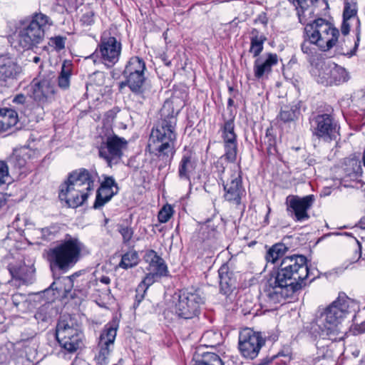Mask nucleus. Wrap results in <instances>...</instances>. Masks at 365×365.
<instances>
[{
	"label": "nucleus",
	"instance_id": "nucleus-1",
	"mask_svg": "<svg viewBox=\"0 0 365 365\" xmlns=\"http://www.w3.org/2000/svg\"><path fill=\"white\" fill-rule=\"evenodd\" d=\"M307 258L302 255H293L284 258L280 267L273 272L264 286L267 301L276 304L290 298L303 286L309 277Z\"/></svg>",
	"mask_w": 365,
	"mask_h": 365
},
{
	"label": "nucleus",
	"instance_id": "nucleus-2",
	"mask_svg": "<svg viewBox=\"0 0 365 365\" xmlns=\"http://www.w3.org/2000/svg\"><path fill=\"white\" fill-rule=\"evenodd\" d=\"M359 304L345 294H340L312 323V333L322 339H342L346 332L343 323L349 317L356 318Z\"/></svg>",
	"mask_w": 365,
	"mask_h": 365
},
{
	"label": "nucleus",
	"instance_id": "nucleus-3",
	"mask_svg": "<svg viewBox=\"0 0 365 365\" xmlns=\"http://www.w3.org/2000/svg\"><path fill=\"white\" fill-rule=\"evenodd\" d=\"M177 118L173 111L167 110L166 105L161 110V118L152 128L147 150L165 165L170 163L175 153Z\"/></svg>",
	"mask_w": 365,
	"mask_h": 365
},
{
	"label": "nucleus",
	"instance_id": "nucleus-4",
	"mask_svg": "<svg viewBox=\"0 0 365 365\" xmlns=\"http://www.w3.org/2000/svg\"><path fill=\"white\" fill-rule=\"evenodd\" d=\"M97 174L81 168L72 172L61 186L59 198L70 207H77L86 201L96 187Z\"/></svg>",
	"mask_w": 365,
	"mask_h": 365
},
{
	"label": "nucleus",
	"instance_id": "nucleus-5",
	"mask_svg": "<svg viewBox=\"0 0 365 365\" xmlns=\"http://www.w3.org/2000/svg\"><path fill=\"white\" fill-rule=\"evenodd\" d=\"M52 24L50 17L42 13H36L31 19L21 21L16 28V37L19 46L26 50L37 46Z\"/></svg>",
	"mask_w": 365,
	"mask_h": 365
},
{
	"label": "nucleus",
	"instance_id": "nucleus-6",
	"mask_svg": "<svg viewBox=\"0 0 365 365\" xmlns=\"http://www.w3.org/2000/svg\"><path fill=\"white\" fill-rule=\"evenodd\" d=\"M83 248V243L78 238L69 237L48 250V259L51 267L64 270L73 267L80 259Z\"/></svg>",
	"mask_w": 365,
	"mask_h": 365
},
{
	"label": "nucleus",
	"instance_id": "nucleus-7",
	"mask_svg": "<svg viewBox=\"0 0 365 365\" xmlns=\"http://www.w3.org/2000/svg\"><path fill=\"white\" fill-rule=\"evenodd\" d=\"M304 34L322 51L331 49L338 41L339 31L324 19H317L304 28Z\"/></svg>",
	"mask_w": 365,
	"mask_h": 365
},
{
	"label": "nucleus",
	"instance_id": "nucleus-8",
	"mask_svg": "<svg viewBox=\"0 0 365 365\" xmlns=\"http://www.w3.org/2000/svg\"><path fill=\"white\" fill-rule=\"evenodd\" d=\"M175 314L184 319L197 317L201 306L205 303V297L199 289L182 290L173 296Z\"/></svg>",
	"mask_w": 365,
	"mask_h": 365
},
{
	"label": "nucleus",
	"instance_id": "nucleus-9",
	"mask_svg": "<svg viewBox=\"0 0 365 365\" xmlns=\"http://www.w3.org/2000/svg\"><path fill=\"white\" fill-rule=\"evenodd\" d=\"M121 50V42L109 32L104 31L97 48L88 58H92L94 63L101 62L108 68H110L119 61Z\"/></svg>",
	"mask_w": 365,
	"mask_h": 365
},
{
	"label": "nucleus",
	"instance_id": "nucleus-10",
	"mask_svg": "<svg viewBox=\"0 0 365 365\" xmlns=\"http://www.w3.org/2000/svg\"><path fill=\"white\" fill-rule=\"evenodd\" d=\"M311 73L318 83L323 86L339 85L349 79L343 67L335 63L319 61L311 69Z\"/></svg>",
	"mask_w": 365,
	"mask_h": 365
},
{
	"label": "nucleus",
	"instance_id": "nucleus-11",
	"mask_svg": "<svg viewBox=\"0 0 365 365\" xmlns=\"http://www.w3.org/2000/svg\"><path fill=\"white\" fill-rule=\"evenodd\" d=\"M119 322L114 319L103 329L96 347L94 359L98 365H107L114 348Z\"/></svg>",
	"mask_w": 365,
	"mask_h": 365
},
{
	"label": "nucleus",
	"instance_id": "nucleus-12",
	"mask_svg": "<svg viewBox=\"0 0 365 365\" xmlns=\"http://www.w3.org/2000/svg\"><path fill=\"white\" fill-rule=\"evenodd\" d=\"M55 83L50 76L34 78L30 84V97L42 108L48 106L56 99Z\"/></svg>",
	"mask_w": 365,
	"mask_h": 365
},
{
	"label": "nucleus",
	"instance_id": "nucleus-13",
	"mask_svg": "<svg viewBox=\"0 0 365 365\" xmlns=\"http://www.w3.org/2000/svg\"><path fill=\"white\" fill-rule=\"evenodd\" d=\"M127 148L128 141L125 138L112 134L101 143L98 148L99 156L111 168L120 163Z\"/></svg>",
	"mask_w": 365,
	"mask_h": 365
},
{
	"label": "nucleus",
	"instance_id": "nucleus-14",
	"mask_svg": "<svg viewBox=\"0 0 365 365\" xmlns=\"http://www.w3.org/2000/svg\"><path fill=\"white\" fill-rule=\"evenodd\" d=\"M265 343L259 333L245 328L240 332L238 348L242 356L247 359H255Z\"/></svg>",
	"mask_w": 365,
	"mask_h": 365
},
{
	"label": "nucleus",
	"instance_id": "nucleus-15",
	"mask_svg": "<svg viewBox=\"0 0 365 365\" xmlns=\"http://www.w3.org/2000/svg\"><path fill=\"white\" fill-rule=\"evenodd\" d=\"M216 167L219 168L218 177L223 184L225 199L235 205L240 204L242 196L245 194V190L242 185L240 174L235 172L225 179V177L222 176V174L225 173V168L218 161Z\"/></svg>",
	"mask_w": 365,
	"mask_h": 365
},
{
	"label": "nucleus",
	"instance_id": "nucleus-16",
	"mask_svg": "<svg viewBox=\"0 0 365 365\" xmlns=\"http://www.w3.org/2000/svg\"><path fill=\"white\" fill-rule=\"evenodd\" d=\"M315 201L314 195L304 197L290 195L286 198L287 211L296 222H303L309 218L308 210Z\"/></svg>",
	"mask_w": 365,
	"mask_h": 365
},
{
	"label": "nucleus",
	"instance_id": "nucleus-17",
	"mask_svg": "<svg viewBox=\"0 0 365 365\" xmlns=\"http://www.w3.org/2000/svg\"><path fill=\"white\" fill-rule=\"evenodd\" d=\"M312 126L314 135L325 141L336 140L339 135V126L331 115H317Z\"/></svg>",
	"mask_w": 365,
	"mask_h": 365
},
{
	"label": "nucleus",
	"instance_id": "nucleus-18",
	"mask_svg": "<svg viewBox=\"0 0 365 365\" xmlns=\"http://www.w3.org/2000/svg\"><path fill=\"white\" fill-rule=\"evenodd\" d=\"M222 138L224 143L225 154L221 160L225 158L230 163H234L237 158V135L235 133L234 119L230 118L225 121L221 127Z\"/></svg>",
	"mask_w": 365,
	"mask_h": 365
},
{
	"label": "nucleus",
	"instance_id": "nucleus-19",
	"mask_svg": "<svg viewBox=\"0 0 365 365\" xmlns=\"http://www.w3.org/2000/svg\"><path fill=\"white\" fill-rule=\"evenodd\" d=\"M79 332L71 319L62 317L56 326V337L59 344H67L68 337H73V341L76 342Z\"/></svg>",
	"mask_w": 365,
	"mask_h": 365
},
{
	"label": "nucleus",
	"instance_id": "nucleus-20",
	"mask_svg": "<svg viewBox=\"0 0 365 365\" xmlns=\"http://www.w3.org/2000/svg\"><path fill=\"white\" fill-rule=\"evenodd\" d=\"M278 63V56L276 53H269L264 58L258 57L254 63L255 76L259 79L267 77L271 73L272 67Z\"/></svg>",
	"mask_w": 365,
	"mask_h": 365
},
{
	"label": "nucleus",
	"instance_id": "nucleus-21",
	"mask_svg": "<svg viewBox=\"0 0 365 365\" xmlns=\"http://www.w3.org/2000/svg\"><path fill=\"white\" fill-rule=\"evenodd\" d=\"M126 81L121 86L127 85L130 91L136 96L145 99L150 95L147 89L144 74H123Z\"/></svg>",
	"mask_w": 365,
	"mask_h": 365
},
{
	"label": "nucleus",
	"instance_id": "nucleus-22",
	"mask_svg": "<svg viewBox=\"0 0 365 365\" xmlns=\"http://www.w3.org/2000/svg\"><path fill=\"white\" fill-rule=\"evenodd\" d=\"M358 8L357 2L356 0H345L344 7L343 11V18L348 19H354L356 25V39L354 43V47L353 51H351V54L354 55L359 46L360 41V21L357 16Z\"/></svg>",
	"mask_w": 365,
	"mask_h": 365
},
{
	"label": "nucleus",
	"instance_id": "nucleus-23",
	"mask_svg": "<svg viewBox=\"0 0 365 365\" xmlns=\"http://www.w3.org/2000/svg\"><path fill=\"white\" fill-rule=\"evenodd\" d=\"M20 72V68L7 56H0V86L8 79L14 78Z\"/></svg>",
	"mask_w": 365,
	"mask_h": 365
},
{
	"label": "nucleus",
	"instance_id": "nucleus-24",
	"mask_svg": "<svg viewBox=\"0 0 365 365\" xmlns=\"http://www.w3.org/2000/svg\"><path fill=\"white\" fill-rule=\"evenodd\" d=\"M145 260L148 263V271L160 277L168 275V267L163 258L157 255L154 250H149L145 255Z\"/></svg>",
	"mask_w": 365,
	"mask_h": 365
},
{
	"label": "nucleus",
	"instance_id": "nucleus-25",
	"mask_svg": "<svg viewBox=\"0 0 365 365\" xmlns=\"http://www.w3.org/2000/svg\"><path fill=\"white\" fill-rule=\"evenodd\" d=\"M195 168V162L191 154L186 153L182 155L178 167V175L181 180L190 181V174Z\"/></svg>",
	"mask_w": 365,
	"mask_h": 365
},
{
	"label": "nucleus",
	"instance_id": "nucleus-26",
	"mask_svg": "<svg viewBox=\"0 0 365 365\" xmlns=\"http://www.w3.org/2000/svg\"><path fill=\"white\" fill-rule=\"evenodd\" d=\"M18 122L17 113L11 108H0V130H6Z\"/></svg>",
	"mask_w": 365,
	"mask_h": 365
},
{
	"label": "nucleus",
	"instance_id": "nucleus-27",
	"mask_svg": "<svg viewBox=\"0 0 365 365\" xmlns=\"http://www.w3.org/2000/svg\"><path fill=\"white\" fill-rule=\"evenodd\" d=\"M266 38L263 35H259L257 29H252L251 31L250 48L249 51L253 54L254 57H258L264 48V42Z\"/></svg>",
	"mask_w": 365,
	"mask_h": 365
},
{
	"label": "nucleus",
	"instance_id": "nucleus-28",
	"mask_svg": "<svg viewBox=\"0 0 365 365\" xmlns=\"http://www.w3.org/2000/svg\"><path fill=\"white\" fill-rule=\"evenodd\" d=\"M145 69V61L138 56H133L126 64L123 74H144Z\"/></svg>",
	"mask_w": 365,
	"mask_h": 365
},
{
	"label": "nucleus",
	"instance_id": "nucleus-29",
	"mask_svg": "<svg viewBox=\"0 0 365 365\" xmlns=\"http://www.w3.org/2000/svg\"><path fill=\"white\" fill-rule=\"evenodd\" d=\"M299 114V108L297 105H286L281 108L277 118L284 122L294 121Z\"/></svg>",
	"mask_w": 365,
	"mask_h": 365
},
{
	"label": "nucleus",
	"instance_id": "nucleus-30",
	"mask_svg": "<svg viewBox=\"0 0 365 365\" xmlns=\"http://www.w3.org/2000/svg\"><path fill=\"white\" fill-rule=\"evenodd\" d=\"M139 262L140 258L138 253L135 250H131L122 255L118 267L124 269H128L137 266Z\"/></svg>",
	"mask_w": 365,
	"mask_h": 365
},
{
	"label": "nucleus",
	"instance_id": "nucleus-31",
	"mask_svg": "<svg viewBox=\"0 0 365 365\" xmlns=\"http://www.w3.org/2000/svg\"><path fill=\"white\" fill-rule=\"evenodd\" d=\"M116 193L117 191H114L113 189L103 188L100 187L97 190L96 198L93 205V207L97 209L103 206Z\"/></svg>",
	"mask_w": 365,
	"mask_h": 365
},
{
	"label": "nucleus",
	"instance_id": "nucleus-32",
	"mask_svg": "<svg viewBox=\"0 0 365 365\" xmlns=\"http://www.w3.org/2000/svg\"><path fill=\"white\" fill-rule=\"evenodd\" d=\"M25 226L26 228L24 231L25 236L34 241V243H41V241L43 240L42 228L34 227V225L27 220L25 222Z\"/></svg>",
	"mask_w": 365,
	"mask_h": 365
},
{
	"label": "nucleus",
	"instance_id": "nucleus-33",
	"mask_svg": "<svg viewBox=\"0 0 365 365\" xmlns=\"http://www.w3.org/2000/svg\"><path fill=\"white\" fill-rule=\"evenodd\" d=\"M287 251V247L282 243L274 245L266 254V260L268 262L274 263L278 259L282 257Z\"/></svg>",
	"mask_w": 365,
	"mask_h": 365
},
{
	"label": "nucleus",
	"instance_id": "nucleus-34",
	"mask_svg": "<svg viewBox=\"0 0 365 365\" xmlns=\"http://www.w3.org/2000/svg\"><path fill=\"white\" fill-rule=\"evenodd\" d=\"M71 75V64L64 62L61 66V71L58 78V85L61 88L67 89L70 86Z\"/></svg>",
	"mask_w": 365,
	"mask_h": 365
},
{
	"label": "nucleus",
	"instance_id": "nucleus-35",
	"mask_svg": "<svg viewBox=\"0 0 365 365\" xmlns=\"http://www.w3.org/2000/svg\"><path fill=\"white\" fill-rule=\"evenodd\" d=\"M220 284L222 289L228 288L234 285L235 280L232 278V273L229 271L227 265L220 267L218 271Z\"/></svg>",
	"mask_w": 365,
	"mask_h": 365
},
{
	"label": "nucleus",
	"instance_id": "nucleus-36",
	"mask_svg": "<svg viewBox=\"0 0 365 365\" xmlns=\"http://www.w3.org/2000/svg\"><path fill=\"white\" fill-rule=\"evenodd\" d=\"M220 284L222 289L228 288L234 285L235 280L232 278V273L229 271L227 265L220 267L218 271Z\"/></svg>",
	"mask_w": 365,
	"mask_h": 365
},
{
	"label": "nucleus",
	"instance_id": "nucleus-37",
	"mask_svg": "<svg viewBox=\"0 0 365 365\" xmlns=\"http://www.w3.org/2000/svg\"><path fill=\"white\" fill-rule=\"evenodd\" d=\"M204 345L208 347H215L221 343L222 334L217 331L209 330L202 336Z\"/></svg>",
	"mask_w": 365,
	"mask_h": 365
},
{
	"label": "nucleus",
	"instance_id": "nucleus-38",
	"mask_svg": "<svg viewBox=\"0 0 365 365\" xmlns=\"http://www.w3.org/2000/svg\"><path fill=\"white\" fill-rule=\"evenodd\" d=\"M193 365H224L220 357L214 353H206L201 359L196 360Z\"/></svg>",
	"mask_w": 365,
	"mask_h": 365
},
{
	"label": "nucleus",
	"instance_id": "nucleus-39",
	"mask_svg": "<svg viewBox=\"0 0 365 365\" xmlns=\"http://www.w3.org/2000/svg\"><path fill=\"white\" fill-rule=\"evenodd\" d=\"M264 143L267 146L266 149L269 155H274L277 153L276 139L270 133L269 129H267L266 131V135L264 138Z\"/></svg>",
	"mask_w": 365,
	"mask_h": 365
},
{
	"label": "nucleus",
	"instance_id": "nucleus-40",
	"mask_svg": "<svg viewBox=\"0 0 365 365\" xmlns=\"http://www.w3.org/2000/svg\"><path fill=\"white\" fill-rule=\"evenodd\" d=\"M43 240L50 241L53 240L60 232V226L58 224H51L48 227L42 228Z\"/></svg>",
	"mask_w": 365,
	"mask_h": 365
},
{
	"label": "nucleus",
	"instance_id": "nucleus-41",
	"mask_svg": "<svg viewBox=\"0 0 365 365\" xmlns=\"http://www.w3.org/2000/svg\"><path fill=\"white\" fill-rule=\"evenodd\" d=\"M118 231L122 236L123 243L125 245H129L133 236V229L129 225L121 224L118 225Z\"/></svg>",
	"mask_w": 365,
	"mask_h": 365
},
{
	"label": "nucleus",
	"instance_id": "nucleus-42",
	"mask_svg": "<svg viewBox=\"0 0 365 365\" xmlns=\"http://www.w3.org/2000/svg\"><path fill=\"white\" fill-rule=\"evenodd\" d=\"M10 181L8 163L0 160V187L9 184Z\"/></svg>",
	"mask_w": 365,
	"mask_h": 365
},
{
	"label": "nucleus",
	"instance_id": "nucleus-43",
	"mask_svg": "<svg viewBox=\"0 0 365 365\" xmlns=\"http://www.w3.org/2000/svg\"><path fill=\"white\" fill-rule=\"evenodd\" d=\"M158 277H160L158 276L153 272H149V273L146 274L143 280L138 284V291H146L148 289V287L155 282L156 278Z\"/></svg>",
	"mask_w": 365,
	"mask_h": 365
},
{
	"label": "nucleus",
	"instance_id": "nucleus-44",
	"mask_svg": "<svg viewBox=\"0 0 365 365\" xmlns=\"http://www.w3.org/2000/svg\"><path fill=\"white\" fill-rule=\"evenodd\" d=\"M50 305L45 304L40 307L35 314V318L38 322H45L51 317L49 313Z\"/></svg>",
	"mask_w": 365,
	"mask_h": 365
},
{
	"label": "nucleus",
	"instance_id": "nucleus-45",
	"mask_svg": "<svg viewBox=\"0 0 365 365\" xmlns=\"http://www.w3.org/2000/svg\"><path fill=\"white\" fill-rule=\"evenodd\" d=\"M81 337L82 334L81 332L78 333V340L74 342L73 341V337H68L67 340V344H60L62 348L68 352H74L76 351L81 344Z\"/></svg>",
	"mask_w": 365,
	"mask_h": 365
},
{
	"label": "nucleus",
	"instance_id": "nucleus-46",
	"mask_svg": "<svg viewBox=\"0 0 365 365\" xmlns=\"http://www.w3.org/2000/svg\"><path fill=\"white\" fill-rule=\"evenodd\" d=\"M315 43L312 42L304 34V39L301 45L302 52L309 56H312L316 53Z\"/></svg>",
	"mask_w": 365,
	"mask_h": 365
},
{
	"label": "nucleus",
	"instance_id": "nucleus-47",
	"mask_svg": "<svg viewBox=\"0 0 365 365\" xmlns=\"http://www.w3.org/2000/svg\"><path fill=\"white\" fill-rule=\"evenodd\" d=\"M8 163L10 164L11 166L14 167V169L19 171L20 173H23V169L24 168L26 165V160L17 155H13L11 157Z\"/></svg>",
	"mask_w": 365,
	"mask_h": 365
},
{
	"label": "nucleus",
	"instance_id": "nucleus-48",
	"mask_svg": "<svg viewBox=\"0 0 365 365\" xmlns=\"http://www.w3.org/2000/svg\"><path fill=\"white\" fill-rule=\"evenodd\" d=\"M173 208L170 205L164 206L158 213V220L160 222H167L173 215Z\"/></svg>",
	"mask_w": 365,
	"mask_h": 365
},
{
	"label": "nucleus",
	"instance_id": "nucleus-49",
	"mask_svg": "<svg viewBox=\"0 0 365 365\" xmlns=\"http://www.w3.org/2000/svg\"><path fill=\"white\" fill-rule=\"evenodd\" d=\"M66 38L62 36H56L51 38L49 40V45L53 46L56 50L60 51L65 47Z\"/></svg>",
	"mask_w": 365,
	"mask_h": 365
},
{
	"label": "nucleus",
	"instance_id": "nucleus-50",
	"mask_svg": "<svg viewBox=\"0 0 365 365\" xmlns=\"http://www.w3.org/2000/svg\"><path fill=\"white\" fill-rule=\"evenodd\" d=\"M110 279L108 276H102L99 279V282L102 284L104 287L102 288V294L106 296H109L110 294V289L109 287V284L110 283Z\"/></svg>",
	"mask_w": 365,
	"mask_h": 365
},
{
	"label": "nucleus",
	"instance_id": "nucleus-51",
	"mask_svg": "<svg viewBox=\"0 0 365 365\" xmlns=\"http://www.w3.org/2000/svg\"><path fill=\"white\" fill-rule=\"evenodd\" d=\"M353 24H355L354 19H348L346 18H343V21L341 26V31L343 35L346 36L349 33L351 26Z\"/></svg>",
	"mask_w": 365,
	"mask_h": 365
},
{
	"label": "nucleus",
	"instance_id": "nucleus-52",
	"mask_svg": "<svg viewBox=\"0 0 365 365\" xmlns=\"http://www.w3.org/2000/svg\"><path fill=\"white\" fill-rule=\"evenodd\" d=\"M100 187H103V188L113 189V187H115V191H118L117 184L113 177L105 178L104 180L102 182Z\"/></svg>",
	"mask_w": 365,
	"mask_h": 365
},
{
	"label": "nucleus",
	"instance_id": "nucleus-53",
	"mask_svg": "<svg viewBox=\"0 0 365 365\" xmlns=\"http://www.w3.org/2000/svg\"><path fill=\"white\" fill-rule=\"evenodd\" d=\"M81 21L83 25H86V26L91 25L94 22L93 13L92 11H88V12L85 13L82 16V17L81 19Z\"/></svg>",
	"mask_w": 365,
	"mask_h": 365
},
{
	"label": "nucleus",
	"instance_id": "nucleus-54",
	"mask_svg": "<svg viewBox=\"0 0 365 365\" xmlns=\"http://www.w3.org/2000/svg\"><path fill=\"white\" fill-rule=\"evenodd\" d=\"M76 277L75 274L67 277L64 279V284L68 288H65L66 292H69L73 286V279Z\"/></svg>",
	"mask_w": 365,
	"mask_h": 365
},
{
	"label": "nucleus",
	"instance_id": "nucleus-55",
	"mask_svg": "<svg viewBox=\"0 0 365 365\" xmlns=\"http://www.w3.org/2000/svg\"><path fill=\"white\" fill-rule=\"evenodd\" d=\"M26 101V97L24 94H18L16 95L14 99L13 102L16 104H24Z\"/></svg>",
	"mask_w": 365,
	"mask_h": 365
},
{
	"label": "nucleus",
	"instance_id": "nucleus-56",
	"mask_svg": "<svg viewBox=\"0 0 365 365\" xmlns=\"http://www.w3.org/2000/svg\"><path fill=\"white\" fill-rule=\"evenodd\" d=\"M354 331V333L357 334L365 332V320L362 322L360 324H356Z\"/></svg>",
	"mask_w": 365,
	"mask_h": 365
},
{
	"label": "nucleus",
	"instance_id": "nucleus-57",
	"mask_svg": "<svg viewBox=\"0 0 365 365\" xmlns=\"http://www.w3.org/2000/svg\"><path fill=\"white\" fill-rule=\"evenodd\" d=\"M135 292H136L135 301H136L137 304H139L140 302L143 299L144 296H145V293L146 291L139 292L138 291V286L137 288H136Z\"/></svg>",
	"mask_w": 365,
	"mask_h": 365
},
{
	"label": "nucleus",
	"instance_id": "nucleus-58",
	"mask_svg": "<svg viewBox=\"0 0 365 365\" xmlns=\"http://www.w3.org/2000/svg\"><path fill=\"white\" fill-rule=\"evenodd\" d=\"M20 298H23V296L21 294H15L12 296V301H13V303L16 305V306H18L19 304L20 303Z\"/></svg>",
	"mask_w": 365,
	"mask_h": 365
},
{
	"label": "nucleus",
	"instance_id": "nucleus-59",
	"mask_svg": "<svg viewBox=\"0 0 365 365\" xmlns=\"http://www.w3.org/2000/svg\"><path fill=\"white\" fill-rule=\"evenodd\" d=\"M9 271L13 277L20 278V275L19 274V273L16 270H14L13 268H10Z\"/></svg>",
	"mask_w": 365,
	"mask_h": 365
},
{
	"label": "nucleus",
	"instance_id": "nucleus-60",
	"mask_svg": "<svg viewBox=\"0 0 365 365\" xmlns=\"http://www.w3.org/2000/svg\"><path fill=\"white\" fill-rule=\"evenodd\" d=\"M359 227L361 229H365V222L360 221L359 223Z\"/></svg>",
	"mask_w": 365,
	"mask_h": 365
},
{
	"label": "nucleus",
	"instance_id": "nucleus-61",
	"mask_svg": "<svg viewBox=\"0 0 365 365\" xmlns=\"http://www.w3.org/2000/svg\"><path fill=\"white\" fill-rule=\"evenodd\" d=\"M33 61L36 63H38L40 61V58L38 56H35L33 59Z\"/></svg>",
	"mask_w": 365,
	"mask_h": 365
},
{
	"label": "nucleus",
	"instance_id": "nucleus-62",
	"mask_svg": "<svg viewBox=\"0 0 365 365\" xmlns=\"http://www.w3.org/2000/svg\"><path fill=\"white\" fill-rule=\"evenodd\" d=\"M265 16H263V18L261 19V16H259V19L261 21V22L264 24H267V20L265 19Z\"/></svg>",
	"mask_w": 365,
	"mask_h": 365
},
{
	"label": "nucleus",
	"instance_id": "nucleus-63",
	"mask_svg": "<svg viewBox=\"0 0 365 365\" xmlns=\"http://www.w3.org/2000/svg\"><path fill=\"white\" fill-rule=\"evenodd\" d=\"M233 103H234V101L232 98L228 99V105L229 106H232Z\"/></svg>",
	"mask_w": 365,
	"mask_h": 365
},
{
	"label": "nucleus",
	"instance_id": "nucleus-64",
	"mask_svg": "<svg viewBox=\"0 0 365 365\" xmlns=\"http://www.w3.org/2000/svg\"><path fill=\"white\" fill-rule=\"evenodd\" d=\"M363 164L365 168V150L364 151V153H363Z\"/></svg>",
	"mask_w": 365,
	"mask_h": 365
}]
</instances>
